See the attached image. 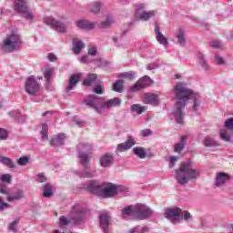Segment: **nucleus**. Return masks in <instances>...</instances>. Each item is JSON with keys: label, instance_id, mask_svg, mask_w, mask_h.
I'll return each instance as SVG.
<instances>
[{"label": "nucleus", "instance_id": "obj_1", "mask_svg": "<svg viewBox=\"0 0 233 233\" xmlns=\"http://www.w3.org/2000/svg\"><path fill=\"white\" fill-rule=\"evenodd\" d=\"M175 100H176V110L175 116L178 125H183V110L187 106V103L189 99L194 97V92L187 87L184 83H177L174 87Z\"/></svg>", "mask_w": 233, "mask_h": 233}, {"label": "nucleus", "instance_id": "obj_2", "mask_svg": "<svg viewBox=\"0 0 233 233\" xmlns=\"http://www.w3.org/2000/svg\"><path fill=\"white\" fill-rule=\"evenodd\" d=\"M87 190L91 194H96L101 198H114L117 195V186L112 183H99L96 180H90L87 184Z\"/></svg>", "mask_w": 233, "mask_h": 233}, {"label": "nucleus", "instance_id": "obj_3", "mask_svg": "<svg viewBox=\"0 0 233 233\" xmlns=\"http://www.w3.org/2000/svg\"><path fill=\"white\" fill-rule=\"evenodd\" d=\"M176 174L179 185H185L190 179L199 177V170L192 168V162L181 163L180 168L176 170Z\"/></svg>", "mask_w": 233, "mask_h": 233}, {"label": "nucleus", "instance_id": "obj_4", "mask_svg": "<svg viewBox=\"0 0 233 233\" xmlns=\"http://www.w3.org/2000/svg\"><path fill=\"white\" fill-rule=\"evenodd\" d=\"M85 105L93 108L98 114H101V108H111L112 106H119L121 105V99L115 97L107 100L104 104L101 103V98L97 96L91 95L84 100Z\"/></svg>", "mask_w": 233, "mask_h": 233}, {"label": "nucleus", "instance_id": "obj_5", "mask_svg": "<svg viewBox=\"0 0 233 233\" xmlns=\"http://www.w3.org/2000/svg\"><path fill=\"white\" fill-rule=\"evenodd\" d=\"M23 45V40H21V36L15 32H12L9 34L1 44V49L3 52L10 54L12 52H15L19 46Z\"/></svg>", "mask_w": 233, "mask_h": 233}, {"label": "nucleus", "instance_id": "obj_6", "mask_svg": "<svg viewBox=\"0 0 233 233\" xmlns=\"http://www.w3.org/2000/svg\"><path fill=\"white\" fill-rule=\"evenodd\" d=\"M14 10L22 14L25 19H34V14L28 9L26 0H14Z\"/></svg>", "mask_w": 233, "mask_h": 233}, {"label": "nucleus", "instance_id": "obj_7", "mask_svg": "<svg viewBox=\"0 0 233 233\" xmlns=\"http://www.w3.org/2000/svg\"><path fill=\"white\" fill-rule=\"evenodd\" d=\"M41 89V84L35 79L34 76H29L25 80V90L29 96H35Z\"/></svg>", "mask_w": 233, "mask_h": 233}, {"label": "nucleus", "instance_id": "obj_8", "mask_svg": "<svg viewBox=\"0 0 233 233\" xmlns=\"http://www.w3.org/2000/svg\"><path fill=\"white\" fill-rule=\"evenodd\" d=\"M141 10H145V5L138 4L137 7V12L135 13V19L137 21H148L150 17H154L156 15V11H144L140 14Z\"/></svg>", "mask_w": 233, "mask_h": 233}, {"label": "nucleus", "instance_id": "obj_9", "mask_svg": "<svg viewBox=\"0 0 233 233\" xmlns=\"http://www.w3.org/2000/svg\"><path fill=\"white\" fill-rule=\"evenodd\" d=\"M225 128L220 130V139L229 142L233 134V117H230L225 121Z\"/></svg>", "mask_w": 233, "mask_h": 233}, {"label": "nucleus", "instance_id": "obj_10", "mask_svg": "<svg viewBox=\"0 0 233 233\" xmlns=\"http://www.w3.org/2000/svg\"><path fill=\"white\" fill-rule=\"evenodd\" d=\"M78 157L84 167V174H82V177H93V175L90 172V167L88 166V161H90V156H88L86 153H79Z\"/></svg>", "mask_w": 233, "mask_h": 233}, {"label": "nucleus", "instance_id": "obj_11", "mask_svg": "<svg viewBox=\"0 0 233 233\" xmlns=\"http://www.w3.org/2000/svg\"><path fill=\"white\" fill-rule=\"evenodd\" d=\"M44 23L46 25H48L52 28H56V32H60V33L66 32V25H65V24L56 20L52 16H46L44 19Z\"/></svg>", "mask_w": 233, "mask_h": 233}, {"label": "nucleus", "instance_id": "obj_12", "mask_svg": "<svg viewBox=\"0 0 233 233\" xmlns=\"http://www.w3.org/2000/svg\"><path fill=\"white\" fill-rule=\"evenodd\" d=\"M181 216H183V213L179 208L166 210V218L173 223H177L181 219Z\"/></svg>", "mask_w": 233, "mask_h": 233}, {"label": "nucleus", "instance_id": "obj_13", "mask_svg": "<svg viewBox=\"0 0 233 233\" xmlns=\"http://www.w3.org/2000/svg\"><path fill=\"white\" fill-rule=\"evenodd\" d=\"M154 81L150 78V76H144L140 80H138L132 87V92H136V90H143V88H147V86H150Z\"/></svg>", "mask_w": 233, "mask_h": 233}, {"label": "nucleus", "instance_id": "obj_14", "mask_svg": "<svg viewBox=\"0 0 233 233\" xmlns=\"http://www.w3.org/2000/svg\"><path fill=\"white\" fill-rule=\"evenodd\" d=\"M152 216V209L145 205H137V219H147Z\"/></svg>", "mask_w": 233, "mask_h": 233}, {"label": "nucleus", "instance_id": "obj_15", "mask_svg": "<svg viewBox=\"0 0 233 233\" xmlns=\"http://www.w3.org/2000/svg\"><path fill=\"white\" fill-rule=\"evenodd\" d=\"M85 221V212L79 208H74L71 212V223L78 225V223H83Z\"/></svg>", "mask_w": 233, "mask_h": 233}, {"label": "nucleus", "instance_id": "obj_16", "mask_svg": "<svg viewBox=\"0 0 233 233\" xmlns=\"http://www.w3.org/2000/svg\"><path fill=\"white\" fill-rule=\"evenodd\" d=\"M136 145V141H134V137H128L127 140L125 143L118 144L116 147V154L121 152H127L129 148H132L133 146Z\"/></svg>", "mask_w": 233, "mask_h": 233}, {"label": "nucleus", "instance_id": "obj_17", "mask_svg": "<svg viewBox=\"0 0 233 233\" xmlns=\"http://www.w3.org/2000/svg\"><path fill=\"white\" fill-rule=\"evenodd\" d=\"M100 227L103 228L104 233L108 232V227H110V216H108L106 211L100 214Z\"/></svg>", "mask_w": 233, "mask_h": 233}, {"label": "nucleus", "instance_id": "obj_18", "mask_svg": "<svg viewBox=\"0 0 233 233\" xmlns=\"http://www.w3.org/2000/svg\"><path fill=\"white\" fill-rule=\"evenodd\" d=\"M77 28L81 30H94L96 28V23L88 20H78L76 22Z\"/></svg>", "mask_w": 233, "mask_h": 233}, {"label": "nucleus", "instance_id": "obj_19", "mask_svg": "<svg viewBox=\"0 0 233 233\" xmlns=\"http://www.w3.org/2000/svg\"><path fill=\"white\" fill-rule=\"evenodd\" d=\"M114 164V156L109 153H106L100 157V165L104 168H106L107 167H112Z\"/></svg>", "mask_w": 233, "mask_h": 233}, {"label": "nucleus", "instance_id": "obj_20", "mask_svg": "<svg viewBox=\"0 0 233 233\" xmlns=\"http://www.w3.org/2000/svg\"><path fill=\"white\" fill-rule=\"evenodd\" d=\"M81 79V75L75 74L72 75L68 81V86L66 88V92H70V90H74L76 88V85L79 83Z\"/></svg>", "mask_w": 233, "mask_h": 233}, {"label": "nucleus", "instance_id": "obj_21", "mask_svg": "<svg viewBox=\"0 0 233 233\" xmlns=\"http://www.w3.org/2000/svg\"><path fill=\"white\" fill-rule=\"evenodd\" d=\"M155 34H156L157 41H158L160 45H164L165 46L168 45V40L167 39V37H165L164 35H162L157 22H155Z\"/></svg>", "mask_w": 233, "mask_h": 233}, {"label": "nucleus", "instance_id": "obj_22", "mask_svg": "<svg viewBox=\"0 0 233 233\" xmlns=\"http://www.w3.org/2000/svg\"><path fill=\"white\" fill-rule=\"evenodd\" d=\"M227 181H230V175L228 173H218L217 174V187H223L224 183H227Z\"/></svg>", "mask_w": 233, "mask_h": 233}, {"label": "nucleus", "instance_id": "obj_23", "mask_svg": "<svg viewBox=\"0 0 233 233\" xmlns=\"http://www.w3.org/2000/svg\"><path fill=\"white\" fill-rule=\"evenodd\" d=\"M66 139V136L65 134H58L51 139L50 145L52 147H61V145H63V141H65Z\"/></svg>", "mask_w": 233, "mask_h": 233}, {"label": "nucleus", "instance_id": "obj_24", "mask_svg": "<svg viewBox=\"0 0 233 233\" xmlns=\"http://www.w3.org/2000/svg\"><path fill=\"white\" fill-rule=\"evenodd\" d=\"M23 198H25V191L17 189L12 195L7 196V201H19V199H23Z\"/></svg>", "mask_w": 233, "mask_h": 233}, {"label": "nucleus", "instance_id": "obj_25", "mask_svg": "<svg viewBox=\"0 0 233 233\" xmlns=\"http://www.w3.org/2000/svg\"><path fill=\"white\" fill-rule=\"evenodd\" d=\"M134 214L137 216V206H129L122 210V218H127V216H134Z\"/></svg>", "mask_w": 233, "mask_h": 233}, {"label": "nucleus", "instance_id": "obj_26", "mask_svg": "<svg viewBox=\"0 0 233 233\" xmlns=\"http://www.w3.org/2000/svg\"><path fill=\"white\" fill-rule=\"evenodd\" d=\"M144 101L147 105H156V103H157V95L146 93L144 95Z\"/></svg>", "mask_w": 233, "mask_h": 233}, {"label": "nucleus", "instance_id": "obj_27", "mask_svg": "<svg viewBox=\"0 0 233 233\" xmlns=\"http://www.w3.org/2000/svg\"><path fill=\"white\" fill-rule=\"evenodd\" d=\"M176 37L178 41V44L181 46H185V45L187 43V40L185 39V30L183 28H178L177 29V33Z\"/></svg>", "mask_w": 233, "mask_h": 233}, {"label": "nucleus", "instance_id": "obj_28", "mask_svg": "<svg viewBox=\"0 0 233 233\" xmlns=\"http://www.w3.org/2000/svg\"><path fill=\"white\" fill-rule=\"evenodd\" d=\"M112 90H114V92H117L118 94H121V92L125 90V81L117 80L116 83L113 84Z\"/></svg>", "mask_w": 233, "mask_h": 233}, {"label": "nucleus", "instance_id": "obj_29", "mask_svg": "<svg viewBox=\"0 0 233 233\" xmlns=\"http://www.w3.org/2000/svg\"><path fill=\"white\" fill-rule=\"evenodd\" d=\"M188 137H187L186 135L182 136L180 137V142L177 144H175L174 146V150L175 152H181V150H183L185 148V141H187Z\"/></svg>", "mask_w": 233, "mask_h": 233}, {"label": "nucleus", "instance_id": "obj_30", "mask_svg": "<svg viewBox=\"0 0 233 233\" xmlns=\"http://www.w3.org/2000/svg\"><path fill=\"white\" fill-rule=\"evenodd\" d=\"M0 163L5 165V167H8V168H15V164H14V160L7 157H0Z\"/></svg>", "mask_w": 233, "mask_h": 233}, {"label": "nucleus", "instance_id": "obj_31", "mask_svg": "<svg viewBox=\"0 0 233 233\" xmlns=\"http://www.w3.org/2000/svg\"><path fill=\"white\" fill-rule=\"evenodd\" d=\"M96 79H97V75L91 73L87 76V78L83 81V85H85V86H90L93 85V83H96Z\"/></svg>", "mask_w": 233, "mask_h": 233}, {"label": "nucleus", "instance_id": "obj_32", "mask_svg": "<svg viewBox=\"0 0 233 233\" xmlns=\"http://www.w3.org/2000/svg\"><path fill=\"white\" fill-rule=\"evenodd\" d=\"M73 45H74V52L76 56L79 54V52H81V50H83V48H85V44L78 39H75L73 42Z\"/></svg>", "mask_w": 233, "mask_h": 233}, {"label": "nucleus", "instance_id": "obj_33", "mask_svg": "<svg viewBox=\"0 0 233 233\" xmlns=\"http://www.w3.org/2000/svg\"><path fill=\"white\" fill-rule=\"evenodd\" d=\"M52 194H54V186L51 184H46L44 186V198H51Z\"/></svg>", "mask_w": 233, "mask_h": 233}, {"label": "nucleus", "instance_id": "obj_34", "mask_svg": "<svg viewBox=\"0 0 233 233\" xmlns=\"http://www.w3.org/2000/svg\"><path fill=\"white\" fill-rule=\"evenodd\" d=\"M133 152L134 155L137 156V157H140V159H145L147 157V152L143 147H134Z\"/></svg>", "mask_w": 233, "mask_h": 233}, {"label": "nucleus", "instance_id": "obj_35", "mask_svg": "<svg viewBox=\"0 0 233 233\" xmlns=\"http://www.w3.org/2000/svg\"><path fill=\"white\" fill-rule=\"evenodd\" d=\"M132 112H137V114H143V112H147V106H143L139 104H135L131 106Z\"/></svg>", "mask_w": 233, "mask_h": 233}, {"label": "nucleus", "instance_id": "obj_36", "mask_svg": "<svg viewBox=\"0 0 233 233\" xmlns=\"http://www.w3.org/2000/svg\"><path fill=\"white\" fill-rule=\"evenodd\" d=\"M41 135H42V139L44 140L48 139V125L47 124H42Z\"/></svg>", "mask_w": 233, "mask_h": 233}, {"label": "nucleus", "instance_id": "obj_37", "mask_svg": "<svg viewBox=\"0 0 233 233\" xmlns=\"http://www.w3.org/2000/svg\"><path fill=\"white\" fill-rule=\"evenodd\" d=\"M17 225H19V218L14 220L13 222H11L9 225H8V229L11 231V232H17Z\"/></svg>", "mask_w": 233, "mask_h": 233}, {"label": "nucleus", "instance_id": "obj_38", "mask_svg": "<svg viewBox=\"0 0 233 233\" xmlns=\"http://www.w3.org/2000/svg\"><path fill=\"white\" fill-rule=\"evenodd\" d=\"M28 163H30V157H22L17 159V165H19L20 167H25L28 165Z\"/></svg>", "mask_w": 233, "mask_h": 233}, {"label": "nucleus", "instance_id": "obj_39", "mask_svg": "<svg viewBox=\"0 0 233 233\" xmlns=\"http://www.w3.org/2000/svg\"><path fill=\"white\" fill-rule=\"evenodd\" d=\"M114 25V19L113 18H107L106 21H103L101 23V28H110Z\"/></svg>", "mask_w": 233, "mask_h": 233}, {"label": "nucleus", "instance_id": "obj_40", "mask_svg": "<svg viewBox=\"0 0 233 233\" xmlns=\"http://www.w3.org/2000/svg\"><path fill=\"white\" fill-rule=\"evenodd\" d=\"M100 11H101V3H99V2L93 3L91 12L93 14H99Z\"/></svg>", "mask_w": 233, "mask_h": 233}, {"label": "nucleus", "instance_id": "obj_41", "mask_svg": "<svg viewBox=\"0 0 233 233\" xmlns=\"http://www.w3.org/2000/svg\"><path fill=\"white\" fill-rule=\"evenodd\" d=\"M205 147H216L218 144L209 137H207L204 140Z\"/></svg>", "mask_w": 233, "mask_h": 233}, {"label": "nucleus", "instance_id": "obj_42", "mask_svg": "<svg viewBox=\"0 0 233 233\" xmlns=\"http://www.w3.org/2000/svg\"><path fill=\"white\" fill-rule=\"evenodd\" d=\"M1 181H3L4 183L11 184L12 183V175H10V174L2 175Z\"/></svg>", "mask_w": 233, "mask_h": 233}, {"label": "nucleus", "instance_id": "obj_43", "mask_svg": "<svg viewBox=\"0 0 233 233\" xmlns=\"http://www.w3.org/2000/svg\"><path fill=\"white\" fill-rule=\"evenodd\" d=\"M69 223H72V219L68 220L66 217H60V227H66Z\"/></svg>", "mask_w": 233, "mask_h": 233}, {"label": "nucleus", "instance_id": "obj_44", "mask_svg": "<svg viewBox=\"0 0 233 233\" xmlns=\"http://www.w3.org/2000/svg\"><path fill=\"white\" fill-rule=\"evenodd\" d=\"M8 137V132L5 131V129L0 127V141H5V139H7Z\"/></svg>", "mask_w": 233, "mask_h": 233}, {"label": "nucleus", "instance_id": "obj_45", "mask_svg": "<svg viewBox=\"0 0 233 233\" xmlns=\"http://www.w3.org/2000/svg\"><path fill=\"white\" fill-rule=\"evenodd\" d=\"M177 161H179L177 157H170L169 158V168H174Z\"/></svg>", "mask_w": 233, "mask_h": 233}, {"label": "nucleus", "instance_id": "obj_46", "mask_svg": "<svg viewBox=\"0 0 233 233\" xmlns=\"http://www.w3.org/2000/svg\"><path fill=\"white\" fill-rule=\"evenodd\" d=\"M54 73V68L50 67L46 69L45 77L48 80L52 78V74Z\"/></svg>", "mask_w": 233, "mask_h": 233}, {"label": "nucleus", "instance_id": "obj_47", "mask_svg": "<svg viewBox=\"0 0 233 233\" xmlns=\"http://www.w3.org/2000/svg\"><path fill=\"white\" fill-rule=\"evenodd\" d=\"M123 77L126 79H128L129 81H132L136 77V73L128 72V73H124Z\"/></svg>", "mask_w": 233, "mask_h": 233}, {"label": "nucleus", "instance_id": "obj_48", "mask_svg": "<svg viewBox=\"0 0 233 233\" xmlns=\"http://www.w3.org/2000/svg\"><path fill=\"white\" fill-rule=\"evenodd\" d=\"M198 57L200 60V65L203 68H205V70H207V68H208V65H207V61H205V59L203 58V55L199 54Z\"/></svg>", "mask_w": 233, "mask_h": 233}, {"label": "nucleus", "instance_id": "obj_49", "mask_svg": "<svg viewBox=\"0 0 233 233\" xmlns=\"http://www.w3.org/2000/svg\"><path fill=\"white\" fill-rule=\"evenodd\" d=\"M8 207H10V204L5 203L2 197H0V210H5V208H8Z\"/></svg>", "mask_w": 233, "mask_h": 233}, {"label": "nucleus", "instance_id": "obj_50", "mask_svg": "<svg viewBox=\"0 0 233 233\" xmlns=\"http://www.w3.org/2000/svg\"><path fill=\"white\" fill-rule=\"evenodd\" d=\"M209 45L212 48H221V43L219 41H211Z\"/></svg>", "mask_w": 233, "mask_h": 233}, {"label": "nucleus", "instance_id": "obj_51", "mask_svg": "<svg viewBox=\"0 0 233 233\" xmlns=\"http://www.w3.org/2000/svg\"><path fill=\"white\" fill-rule=\"evenodd\" d=\"M141 136H143V137H148V136H152V130H150V129H143L141 131Z\"/></svg>", "mask_w": 233, "mask_h": 233}, {"label": "nucleus", "instance_id": "obj_52", "mask_svg": "<svg viewBox=\"0 0 233 233\" xmlns=\"http://www.w3.org/2000/svg\"><path fill=\"white\" fill-rule=\"evenodd\" d=\"M37 179H38L39 183L46 182V177H45V174H43V173H40L37 175Z\"/></svg>", "mask_w": 233, "mask_h": 233}, {"label": "nucleus", "instance_id": "obj_53", "mask_svg": "<svg viewBox=\"0 0 233 233\" xmlns=\"http://www.w3.org/2000/svg\"><path fill=\"white\" fill-rule=\"evenodd\" d=\"M215 60L217 62V65H224L225 64V60H223V57H221L219 55H217L215 56Z\"/></svg>", "mask_w": 233, "mask_h": 233}, {"label": "nucleus", "instance_id": "obj_54", "mask_svg": "<svg viewBox=\"0 0 233 233\" xmlns=\"http://www.w3.org/2000/svg\"><path fill=\"white\" fill-rule=\"evenodd\" d=\"M94 92H95L96 94H99V95L103 94V86L97 85V86L94 88Z\"/></svg>", "mask_w": 233, "mask_h": 233}, {"label": "nucleus", "instance_id": "obj_55", "mask_svg": "<svg viewBox=\"0 0 233 233\" xmlns=\"http://www.w3.org/2000/svg\"><path fill=\"white\" fill-rule=\"evenodd\" d=\"M97 54V49L96 46L89 47L88 49V56H96Z\"/></svg>", "mask_w": 233, "mask_h": 233}, {"label": "nucleus", "instance_id": "obj_56", "mask_svg": "<svg viewBox=\"0 0 233 233\" xmlns=\"http://www.w3.org/2000/svg\"><path fill=\"white\" fill-rule=\"evenodd\" d=\"M0 194H6L8 196V191H6V186L5 184H0Z\"/></svg>", "mask_w": 233, "mask_h": 233}, {"label": "nucleus", "instance_id": "obj_57", "mask_svg": "<svg viewBox=\"0 0 233 233\" xmlns=\"http://www.w3.org/2000/svg\"><path fill=\"white\" fill-rule=\"evenodd\" d=\"M199 105H201V102L198 99L194 100V105H193V109L196 112V110H198V106H199Z\"/></svg>", "mask_w": 233, "mask_h": 233}, {"label": "nucleus", "instance_id": "obj_58", "mask_svg": "<svg viewBox=\"0 0 233 233\" xmlns=\"http://www.w3.org/2000/svg\"><path fill=\"white\" fill-rule=\"evenodd\" d=\"M47 57H48V59H49V61H52V62L56 61V59H57V56H56V55H54V54H52V53H50V54L47 56Z\"/></svg>", "mask_w": 233, "mask_h": 233}, {"label": "nucleus", "instance_id": "obj_59", "mask_svg": "<svg viewBox=\"0 0 233 233\" xmlns=\"http://www.w3.org/2000/svg\"><path fill=\"white\" fill-rule=\"evenodd\" d=\"M190 218H192V215L189 212H185L184 214V219L185 221H188V219H190Z\"/></svg>", "mask_w": 233, "mask_h": 233}, {"label": "nucleus", "instance_id": "obj_60", "mask_svg": "<svg viewBox=\"0 0 233 233\" xmlns=\"http://www.w3.org/2000/svg\"><path fill=\"white\" fill-rule=\"evenodd\" d=\"M126 233H140L139 232V228H136L134 229H129L127 232Z\"/></svg>", "mask_w": 233, "mask_h": 233}, {"label": "nucleus", "instance_id": "obj_61", "mask_svg": "<svg viewBox=\"0 0 233 233\" xmlns=\"http://www.w3.org/2000/svg\"><path fill=\"white\" fill-rule=\"evenodd\" d=\"M82 63H90V61H88V56H84L81 58Z\"/></svg>", "mask_w": 233, "mask_h": 233}, {"label": "nucleus", "instance_id": "obj_62", "mask_svg": "<svg viewBox=\"0 0 233 233\" xmlns=\"http://www.w3.org/2000/svg\"><path fill=\"white\" fill-rule=\"evenodd\" d=\"M138 230L140 233H147V232H148V228H147V227H144L142 228H138Z\"/></svg>", "mask_w": 233, "mask_h": 233}, {"label": "nucleus", "instance_id": "obj_63", "mask_svg": "<svg viewBox=\"0 0 233 233\" xmlns=\"http://www.w3.org/2000/svg\"><path fill=\"white\" fill-rule=\"evenodd\" d=\"M180 78H181V76L179 75L175 76V79H180Z\"/></svg>", "mask_w": 233, "mask_h": 233}, {"label": "nucleus", "instance_id": "obj_64", "mask_svg": "<svg viewBox=\"0 0 233 233\" xmlns=\"http://www.w3.org/2000/svg\"><path fill=\"white\" fill-rule=\"evenodd\" d=\"M113 41H114V43H117V38L114 37Z\"/></svg>", "mask_w": 233, "mask_h": 233}]
</instances>
